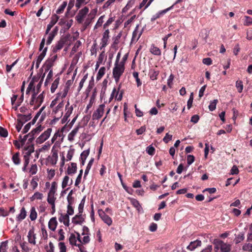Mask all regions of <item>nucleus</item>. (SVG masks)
Instances as JSON below:
<instances>
[{"instance_id":"f257e3e1","label":"nucleus","mask_w":252,"mask_h":252,"mask_svg":"<svg viewBox=\"0 0 252 252\" xmlns=\"http://www.w3.org/2000/svg\"><path fill=\"white\" fill-rule=\"evenodd\" d=\"M124 70L125 65H124L123 62H120L119 63H115V66L113 69V76L116 83L119 81Z\"/></svg>"},{"instance_id":"f03ea898","label":"nucleus","mask_w":252,"mask_h":252,"mask_svg":"<svg viewBox=\"0 0 252 252\" xmlns=\"http://www.w3.org/2000/svg\"><path fill=\"white\" fill-rule=\"evenodd\" d=\"M214 244L215 245L214 250L216 252H217L220 248L221 252H229L231 251V245L219 239H215Z\"/></svg>"},{"instance_id":"7ed1b4c3","label":"nucleus","mask_w":252,"mask_h":252,"mask_svg":"<svg viewBox=\"0 0 252 252\" xmlns=\"http://www.w3.org/2000/svg\"><path fill=\"white\" fill-rule=\"evenodd\" d=\"M70 38V35L69 34L62 36L56 45L53 47L52 52L54 53H56L58 51L61 50L64 44H67Z\"/></svg>"},{"instance_id":"20e7f679","label":"nucleus","mask_w":252,"mask_h":252,"mask_svg":"<svg viewBox=\"0 0 252 252\" xmlns=\"http://www.w3.org/2000/svg\"><path fill=\"white\" fill-rule=\"evenodd\" d=\"M86 200V196H85L82 200L81 201L79 205L78 206V211H79V214L78 215H76L72 219V222L74 224H81L82 221L81 220H77V219H82V214L83 212V208L85 202Z\"/></svg>"},{"instance_id":"39448f33","label":"nucleus","mask_w":252,"mask_h":252,"mask_svg":"<svg viewBox=\"0 0 252 252\" xmlns=\"http://www.w3.org/2000/svg\"><path fill=\"white\" fill-rule=\"evenodd\" d=\"M34 151L33 144L26 145L23 149V154H24L23 158L30 159L31 154Z\"/></svg>"},{"instance_id":"423d86ee","label":"nucleus","mask_w":252,"mask_h":252,"mask_svg":"<svg viewBox=\"0 0 252 252\" xmlns=\"http://www.w3.org/2000/svg\"><path fill=\"white\" fill-rule=\"evenodd\" d=\"M52 128H48L43 133H42L36 140L37 144H41L45 141L50 136L52 132Z\"/></svg>"},{"instance_id":"0eeeda50","label":"nucleus","mask_w":252,"mask_h":252,"mask_svg":"<svg viewBox=\"0 0 252 252\" xmlns=\"http://www.w3.org/2000/svg\"><path fill=\"white\" fill-rule=\"evenodd\" d=\"M105 106L104 104H102L99 105L98 107L93 114V120H98L102 117L104 114Z\"/></svg>"},{"instance_id":"6e6552de","label":"nucleus","mask_w":252,"mask_h":252,"mask_svg":"<svg viewBox=\"0 0 252 252\" xmlns=\"http://www.w3.org/2000/svg\"><path fill=\"white\" fill-rule=\"evenodd\" d=\"M57 189V183L56 182L52 183L51 187L48 192L47 201H55L56 198L55 197V194Z\"/></svg>"},{"instance_id":"1a4fd4ad","label":"nucleus","mask_w":252,"mask_h":252,"mask_svg":"<svg viewBox=\"0 0 252 252\" xmlns=\"http://www.w3.org/2000/svg\"><path fill=\"white\" fill-rule=\"evenodd\" d=\"M89 9L88 7L85 6L83 9L79 10L78 13L76 15L75 18L79 24L83 22V19L87 13L89 12Z\"/></svg>"},{"instance_id":"9d476101","label":"nucleus","mask_w":252,"mask_h":252,"mask_svg":"<svg viewBox=\"0 0 252 252\" xmlns=\"http://www.w3.org/2000/svg\"><path fill=\"white\" fill-rule=\"evenodd\" d=\"M98 214L104 222L106 223L109 226L112 225L113 222L112 219L108 215H107L104 211H103L102 209H99L98 210Z\"/></svg>"},{"instance_id":"9b49d317","label":"nucleus","mask_w":252,"mask_h":252,"mask_svg":"<svg viewBox=\"0 0 252 252\" xmlns=\"http://www.w3.org/2000/svg\"><path fill=\"white\" fill-rule=\"evenodd\" d=\"M109 30L108 29H106L105 32L103 33L102 38L101 39V46L100 49H101L105 47L108 42V40L109 38Z\"/></svg>"},{"instance_id":"f8f14e48","label":"nucleus","mask_w":252,"mask_h":252,"mask_svg":"<svg viewBox=\"0 0 252 252\" xmlns=\"http://www.w3.org/2000/svg\"><path fill=\"white\" fill-rule=\"evenodd\" d=\"M69 105V103L68 101L67 104L66 105L65 108L66 110H67L66 112L65 113L63 118L62 120V124L65 123L68 120V118L70 117V115L72 113V111L73 109V106H70L67 108V106Z\"/></svg>"},{"instance_id":"ddd939ff","label":"nucleus","mask_w":252,"mask_h":252,"mask_svg":"<svg viewBox=\"0 0 252 252\" xmlns=\"http://www.w3.org/2000/svg\"><path fill=\"white\" fill-rule=\"evenodd\" d=\"M27 237L28 239V242L29 243L33 245H35L36 235L34 233L33 227H32L29 231Z\"/></svg>"},{"instance_id":"4468645a","label":"nucleus","mask_w":252,"mask_h":252,"mask_svg":"<svg viewBox=\"0 0 252 252\" xmlns=\"http://www.w3.org/2000/svg\"><path fill=\"white\" fill-rule=\"evenodd\" d=\"M201 241L199 240H196L193 242H191L189 245L187 247V249L190 251H193L198 247L201 246Z\"/></svg>"},{"instance_id":"2eb2a0df","label":"nucleus","mask_w":252,"mask_h":252,"mask_svg":"<svg viewBox=\"0 0 252 252\" xmlns=\"http://www.w3.org/2000/svg\"><path fill=\"white\" fill-rule=\"evenodd\" d=\"M71 166H69L67 167L66 174L68 175H72L75 174L77 171V164L76 163L71 162L70 164Z\"/></svg>"},{"instance_id":"dca6fc26","label":"nucleus","mask_w":252,"mask_h":252,"mask_svg":"<svg viewBox=\"0 0 252 252\" xmlns=\"http://www.w3.org/2000/svg\"><path fill=\"white\" fill-rule=\"evenodd\" d=\"M17 117L18 120L24 124L32 118V115L31 114H29L28 115L19 114L17 115Z\"/></svg>"},{"instance_id":"f3484780","label":"nucleus","mask_w":252,"mask_h":252,"mask_svg":"<svg viewBox=\"0 0 252 252\" xmlns=\"http://www.w3.org/2000/svg\"><path fill=\"white\" fill-rule=\"evenodd\" d=\"M173 7V6L169 7V8H167L164 10H161L159 12H158V13H157L156 14L153 15L152 16V17L151 18V21L152 22H154L155 21L156 19H157L158 18H159L161 15L164 14L165 13H166L168 11H169L170 9H171L172 8V7Z\"/></svg>"},{"instance_id":"a211bd4d","label":"nucleus","mask_w":252,"mask_h":252,"mask_svg":"<svg viewBox=\"0 0 252 252\" xmlns=\"http://www.w3.org/2000/svg\"><path fill=\"white\" fill-rule=\"evenodd\" d=\"M59 220L60 222H63V224L67 226L69 225V217L68 215L61 214V216L59 218Z\"/></svg>"},{"instance_id":"6ab92c4d","label":"nucleus","mask_w":252,"mask_h":252,"mask_svg":"<svg viewBox=\"0 0 252 252\" xmlns=\"http://www.w3.org/2000/svg\"><path fill=\"white\" fill-rule=\"evenodd\" d=\"M58 224L57 221L56 220V218L55 217H53L51 218L48 223V226L49 229H50L52 231H55L57 226Z\"/></svg>"},{"instance_id":"aec40b11","label":"nucleus","mask_w":252,"mask_h":252,"mask_svg":"<svg viewBox=\"0 0 252 252\" xmlns=\"http://www.w3.org/2000/svg\"><path fill=\"white\" fill-rule=\"evenodd\" d=\"M59 19V16L57 14H53L51 18V21L50 23L47 25L49 28L51 29L58 22Z\"/></svg>"},{"instance_id":"412c9836","label":"nucleus","mask_w":252,"mask_h":252,"mask_svg":"<svg viewBox=\"0 0 252 252\" xmlns=\"http://www.w3.org/2000/svg\"><path fill=\"white\" fill-rule=\"evenodd\" d=\"M81 127V126L78 125L75 128H74L71 132L69 133V134L68 135V139L70 141H72L74 139V137L75 136L77 132L78 131V130L79 128Z\"/></svg>"},{"instance_id":"4be33fe9","label":"nucleus","mask_w":252,"mask_h":252,"mask_svg":"<svg viewBox=\"0 0 252 252\" xmlns=\"http://www.w3.org/2000/svg\"><path fill=\"white\" fill-rule=\"evenodd\" d=\"M150 52L154 55L160 56L161 51L159 48L156 46L154 44H152L150 49Z\"/></svg>"},{"instance_id":"5701e85b","label":"nucleus","mask_w":252,"mask_h":252,"mask_svg":"<svg viewBox=\"0 0 252 252\" xmlns=\"http://www.w3.org/2000/svg\"><path fill=\"white\" fill-rule=\"evenodd\" d=\"M159 74V71L156 70L154 69H151L149 70V75L150 78L152 80H157L158 78V76Z\"/></svg>"},{"instance_id":"b1692460","label":"nucleus","mask_w":252,"mask_h":252,"mask_svg":"<svg viewBox=\"0 0 252 252\" xmlns=\"http://www.w3.org/2000/svg\"><path fill=\"white\" fill-rule=\"evenodd\" d=\"M138 27H139V25H137L135 30H134V31L133 32V33H132V40H136V41H137L139 38L140 37L141 35H142V32H143V30L140 32V33H139L138 36L137 37V34H138Z\"/></svg>"},{"instance_id":"393cba45","label":"nucleus","mask_w":252,"mask_h":252,"mask_svg":"<svg viewBox=\"0 0 252 252\" xmlns=\"http://www.w3.org/2000/svg\"><path fill=\"white\" fill-rule=\"evenodd\" d=\"M12 160L15 165H18L21 163L20 153L19 152H17L13 154L12 157Z\"/></svg>"},{"instance_id":"a878e982","label":"nucleus","mask_w":252,"mask_h":252,"mask_svg":"<svg viewBox=\"0 0 252 252\" xmlns=\"http://www.w3.org/2000/svg\"><path fill=\"white\" fill-rule=\"evenodd\" d=\"M121 85L122 84L121 83H120L119 85L118 89H117L116 88H114L113 89L110 98V101H111L114 97L117 98V97L119 94V91L121 89Z\"/></svg>"},{"instance_id":"bb28decb","label":"nucleus","mask_w":252,"mask_h":252,"mask_svg":"<svg viewBox=\"0 0 252 252\" xmlns=\"http://www.w3.org/2000/svg\"><path fill=\"white\" fill-rule=\"evenodd\" d=\"M27 216V212L24 207L22 208L20 214L17 216V219L18 221H22Z\"/></svg>"},{"instance_id":"cd10ccee","label":"nucleus","mask_w":252,"mask_h":252,"mask_svg":"<svg viewBox=\"0 0 252 252\" xmlns=\"http://www.w3.org/2000/svg\"><path fill=\"white\" fill-rule=\"evenodd\" d=\"M44 98V92L40 94L36 98L35 103L37 107H39L42 103Z\"/></svg>"},{"instance_id":"c85d7f7f","label":"nucleus","mask_w":252,"mask_h":252,"mask_svg":"<svg viewBox=\"0 0 252 252\" xmlns=\"http://www.w3.org/2000/svg\"><path fill=\"white\" fill-rule=\"evenodd\" d=\"M37 213L34 207H32L30 211V218L31 220L33 221L37 218Z\"/></svg>"},{"instance_id":"c756f323","label":"nucleus","mask_w":252,"mask_h":252,"mask_svg":"<svg viewBox=\"0 0 252 252\" xmlns=\"http://www.w3.org/2000/svg\"><path fill=\"white\" fill-rule=\"evenodd\" d=\"M60 78L58 77L56 78L52 84L51 87V92L52 93H54L58 87L59 84Z\"/></svg>"},{"instance_id":"7c9ffc66","label":"nucleus","mask_w":252,"mask_h":252,"mask_svg":"<svg viewBox=\"0 0 252 252\" xmlns=\"http://www.w3.org/2000/svg\"><path fill=\"white\" fill-rule=\"evenodd\" d=\"M81 45V42L80 41L78 40L77 41L75 44L74 46L72 47V50L70 52L71 55H73L75 53H76L78 49L80 47V46Z\"/></svg>"},{"instance_id":"2f4dec72","label":"nucleus","mask_w":252,"mask_h":252,"mask_svg":"<svg viewBox=\"0 0 252 252\" xmlns=\"http://www.w3.org/2000/svg\"><path fill=\"white\" fill-rule=\"evenodd\" d=\"M90 0H76V2L75 3V6L77 9H79L81 6L83 4H86L88 3Z\"/></svg>"},{"instance_id":"473e14b6","label":"nucleus","mask_w":252,"mask_h":252,"mask_svg":"<svg viewBox=\"0 0 252 252\" xmlns=\"http://www.w3.org/2000/svg\"><path fill=\"white\" fill-rule=\"evenodd\" d=\"M105 67H101L96 76V80L98 81L105 74Z\"/></svg>"},{"instance_id":"72a5a7b5","label":"nucleus","mask_w":252,"mask_h":252,"mask_svg":"<svg viewBox=\"0 0 252 252\" xmlns=\"http://www.w3.org/2000/svg\"><path fill=\"white\" fill-rule=\"evenodd\" d=\"M67 5V1H63V4L56 10V14H60L63 13L65 8Z\"/></svg>"},{"instance_id":"f704fd0d","label":"nucleus","mask_w":252,"mask_h":252,"mask_svg":"<svg viewBox=\"0 0 252 252\" xmlns=\"http://www.w3.org/2000/svg\"><path fill=\"white\" fill-rule=\"evenodd\" d=\"M94 161V158H92L91 159V160L89 161L88 165H87V166L86 167V169L85 171V173H84V178L86 177V176L88 175L93 164V162Z\"/></svg>"},{"instance_id":"c9c22d12","label":"nucleus","mask_w":252,"mask_h":252,"mask_svg":"<svg viewBox=\"0 0 252 252\" xmlns=\"http://www.w3.org/2000/svg\"><path fill=\"white\" fill-rule=\"evenodd\" d=\"M242 250L244 251L252 252V243H245L242 247Z\"/></svg>"},{"instance_id":"e433bc0d","label":"nucleus","mask_w":252,"mask_h":252,"mask_svg":"<svg viewBox=\"0 0 252 252\" xmlns=\"http://www.w3.org/2000/svg\"><path fill=\"white\" fill-rule=\"evenodd\" d=\"M236 87L239 93H241L243 90V82L241 80H237L236 82Z\"/></svg>"},{"instance_id":"4c0bfd02","label":"nucleus","mask_w":252,"mask_h":252,"mask_svg":"<svg viewBox=\"0 0 252 252\" xmlns=\"http://www.w3.org/2000/svg\"><path fill=\"white\" fill-rule=\"evenodd\" d=\"M42 130L41 126H39L35 128L32 129L29 133V135H35V134L39 133Z\"/></svg>"},{"instance_id":"58836bf2","label":"nucleus","mask_w":252,"mask_h":252,"mask_svg":"<svg viewBox=\"0 0 252 252\" xmlns=\"http://www.w3.org/2000/svg\"><path fill=\"white\" fill-rule=\"evenodd\" d=\"M218 102V101L217 99H214L213 101L210 102V104L209 106V109L210 111H213L215 110Z\"/></svg>"},{"instance_id":"ea45409f","label":"nucleus","mask_w":252,"mask_h":252,"mask_svg":"<svg viewBox=\"0 0 252 252\" xmlns=\"http://www.w3.org/2000/svg\"><path fill=\"white\" fill-rule=\"evenodd\" d=\"M134 3V0H129L127 4L126 5V6L123 9V12H125L128 9H129Z\"/></svg>"},{"instance_id":"a19ab883","label":"nucleus","mask_w":252,"mask_h":252,"mask_svg":"<svg viewBox=\"0 0 252 252\" xmlns=\"http://www.w3.org/2000/svg\"><path fill=\"white\" fill-rule=\"evenodd\" d=\"M69 241L71 245H76V238L75 234L72 233L69 238Z\"/></svg>"},{"instance_id":"79ce46f5","label":"nucleus","mask_w":252,"mask_h":252,"mask_svg":"<svg viewBox=\"0 0 252 252\" xmlns=\"http://www.w3.org/2000/svg\"><path fill=\"white\" fill-rule=\"evenodd\" d=\"M244 18L245 20L244 24L245 26H249L252 25V18L248 16H245Z\"/></svg>"},{"instance_id":"37998d69","label":"nucleus","mask_w":252,"mask_h":252,"mask_svg":"<svg viewBox=\"0 0 252 252\" xmlns=\"http://www.w3.org/2000/svg\"><path fill=\"white\" fill-rule=\"evenodd\" d=\"M7 249V241H4L1 243L0 252H6Z\"/></svg>"},{"instance_id":"c03bdc74","label":"nucleus","mask_w":252,"mask_h":252,"mask_svg":"<svg viewBox=\"0 0 252 252\" xmlns=\"http://www.w3.org/2000/svg\"><path fill=\"white\" fill-rule=\"evenodd\" d=\"M104 17V16H100L98 20H97L96 24H95L94 29H97L100 27H101L103 23V18Z\"/></svg>"},{"instance_id":"a18cd8bd","label":"nucleus","mask_w":252,"mask_h":252,"mask_svg":"<svg viewBox=\"0 0 252 252\" xmlns=\"http://www.w3.org/2000/svg\"><path fill=\"white\" fill-rule=\"evenodd\" d=\"M245 238L244 234L243 233H239L235 239V243L236 244L240 243L244 240Z\"/></svg>"},{"instance_id":"49530a36","label":"nucleus","mask_w":252,"mask_h":252,"mask_svg":"<svg viewBox=\"0 0 252 252\" xmlns=\"http://www.w3.org/2000/svg\"><path fill=\"white\" fill-rule=\"evenodd\" d=\"M34 89H35V87H34V86L33 84V81H31L28 85L27 89L26 94H29L30 92L32 90L33 92H34Z\"/></svg>"},{"instance_id":"de8ad7c7","label":"nucleus","mask_w":252,"mask_h":252,"mask_svg":"<svg viewBox=\"0 0 252 252\" xmlns=\"http://www.w3.org/2000/svg\"><path fill=\"white\" fill-rule=\"evenodd\" d=\"M133 76L135 79L137 87H140L142 85V83L138 77V73L137 72H134L133 73Z\"/></svg>"},{"instance_id":"09e8293b","label":"nucleus","mask_w":252,"mask_h":252,"mask_svg":"<svg viewBox=\"0 0 252 252\" xmlns=\"http://www.w3.org/2000/svg\"><path fill=\"white\" fill-rule=\"evenodd\" d=\"M146 152L149 155L153 156L155 153V149L153 146L150 145L146 148Z\"/></svg>"},{"instance_id":"8fccbe9b","label":"nucleus","mask_w":252,"mask_h":252,"mask_svg":"<svg viewBox=\"0 0 252 252\" xmlns=\"http://www.w3.org/2000/svg\"><path fill=\"white\" fill-rule=\"evenodd\" d=\"M0 136L3 137H6L8 136L7 129L1 126H0Z\"/></svg>"},{"instance_id":"3c124183","label":"nucleus","mask_w":252,"mask_h":252,"mask_svg":"<svg viewBox=\"0 0 252 252\" xmlns=\"http://www.w3.org/2000/svg\"><path fill=\"white\" fill-rule=\"evenodd\" d=\"M74 153V149H70L68 150V151L67 152V156H66V158H67L66 160L67 161H69L72 158L73 156Z\"/></svg>"},{"instance_id":"603ef678","label":"nucleus","mask_w":252,"mask_h":252,"mask_svg":"<svg viewBox=\"0 0 252 252\" xmlns=\"http://www.w3.org/2000/svg\"><path fill=\"white\" fill-rule=\"evenodd\" d=\"M68 90L67 87H64L63 91L59 93L58 94L60 95L62 98H64L67 95Z\"/></svg>"},{"instance_id":"864d4df0","label":"nucleus","mask_w":252,"mask_h":252,"mask_svg":"<svg viewBox=\"0 0 252 252\" xmlns=\"http://www.w3.org/2000/svg\"><path fill=\"white\" fill-rule=\"evenodd\" d=\"M43 197V194L39 192H36L34 193L32 197V200L36 199H42Z\"/></svg>"},{"instance_id":"5fc2aeb1","label":"nucleus","mask_w":252,"mask_h":252,"mask_svg":"<svg viewBox=\"0 0 252 252\" xmlns=\"http://www.w3.org/2000/svg\"><path fill=\"white\" fill-rule=\"evenodd\" d=\"M69 177L68 176H65L63 179L62 187L63 189H64L67 185L69 182Z\"/></svg>"},{"instance_id":"6e6d98bb","label":"nucleus","mask_w":252,"mask_h":252,"mask_svg":"<svg viewBox=\"0 0 252 252\" xmlns=\"http://www.w3.org/2000/svg\"><path fill=\"white\" fill-rule=\"evenodd\" d=\"M37 171V166L36 164H34L32 165L30 172L31 173L32 175H34L36 173Z\"/></svg>"},{"instance_id":"4d7b16f0","label":"nucleus","mask_w":252,"mask_h":252,"mask_svg":"<svg viewBox=\"0 0 252 252\" xmlns=\"http://www.w3.org/2000/svg\"><path fill=\"white\" fill-rule=\"evenodd\" d=\"M53 77V71L50 70L46 77L44 85L47 86Z\"/></svg>"},{"instance_id":"13d9d810","label":"nucleus","mask_w":252,"mask_h":252,"mask_svg":"<svg viewBox=\"0 0 252 252\" xmlns=\"http://www.w3.org/2000/svg\"><path fill=\"white\" fill-rule=\"evenodd\" d=\"M59 247L60 249V252H66V247L64 243L60 242L59 243Z\"/></svg>"},{"instance_id":"bf43d9fd","label":"nucleus","mask_w":252,"mask_h":252,"mask_svg":"<svg viewBox=\"0 0 252 252\" xmlns=\"http://www.w3.org/2000/svg\"><path fill=\"white\" fill-rule=\"evenodd\" d=\"M89 153L90 149L84 151L81 154L80 159H85L86 160L87 157L89 156Z\"/></svg>"},{"instance_id":"052dcab7","label":"nucleus","mask_w":252,"mask_h":252,"mask_svg":"<svg viewBox=\"0 0 252 252\" xmlns=\"http://www.w3.org/2000/svg\"><path fill=\"white\" fill-rule=\"evenodd\" d=\"M47 47H46L44 48V49L43 50V51H42V52L40 54V55L38 56V59L42 61V60L43 59V58H44V57L46 55V52H47Z\"/></svg>"},{"instance_id":"680f3d73","label":"nucleus","mask_w":252,"mask_h":252,"mask_svg":"<svg viewBox=\"0 0 252 252\" xmlns=\"http://www.w3.org/2000/svg\"><path fill=\"white\" fill-rule=\"evenodd\" d=\"M174 75L172 74H171L167 80V85L169 88H171L173 85V81L174 79Z\"/></svg>"},{"instance_id":"e2e57ef3","label":"nucleus","mask_w":252,"mask_h":252,"mask_svg":"<svg viewBox=\"0 0 252 252\" xmlns=\"http://www.w3.org/2000/svg\"><path fill=\"white\" fill-rule=\"evenodd\" d=\"M24 160V165L23 167L22 168V170L24 172L27 171V167L29 163L30 162V159L29 158H23Z\"/></svg>"},{"instance_id":"0e129e2a","label":"nucleus","mask_w":252,"mask_h":252,"mask_svg":"<svg viewBox=\"0 0 252 252\" xmlns=\"http://www.w3.org/2000/svg\"><path fill=\"white\" fill-rule=\"evenodd\" d=\"M64 106L63 101L60 102L55 108V113H57L58 111L62 110Z\"/></svg>"},{"instance_id":"69168bd1","label":"nucleus","mask_w":252,"mask_h":252,"mask_svg":"<svg viewBox=\"0 0 252 252\" xmlns=\"http://www.w3.org/2000/svg\"><path fill=\"white\" fill-rule=\"evenodd\" d=\"M114 19L113 18H110L108 19V20L106 21V22L103 25V29L105 30L106 29H108V26L112 24V23L113 22Z\"/></svg>"},{"instance_id":"338daca9","label":"nucleus","mask_w":252,"mask_h":252,"mask_svg":"<svg viewBox=\"0 0 252 252\" xmlns=\"http://www.w3.org/2000/svg\"><path fill=\"white\" fill-rule=\"evenodd\" d=\"M239 169L236 165H233L230 170L231 175H236L239 173Z\"/></svg>"},{"instance_id":"774afa93","label":"nucleus","mask_w":252,"mask_h":252,"mask_svg":"<svg viewBox=\"0 0 252 252\" xmlns=\"http://www.w3.org/2000/svg\"><path fill=\"white\" fill-rule=\"evenodd\" d=\"M194 161V157L193 155H189L187 157V163L189 165L192 164Z\"/></svg>"}]
</instances>
